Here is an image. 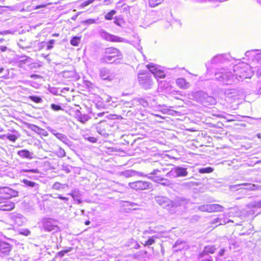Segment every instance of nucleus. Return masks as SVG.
I'll return each instance as SVG.
<instances>
[{"label":"nucleus","mask_w":261,"mask_h":261,"mask_svg":"<svg viewBox=\"0 0 261 261\" xmlns=\"http://www.w3.org/2000/svg\"><path fill=\"white\" fill-rule=\"evenodd\" d=\"M121 54L117 48L109 47L105 49L100 61L103 63H112L120 59Z\"/></svg>","instance_id":"obj_1"},{"label":"nucleus","mask_w":261,"mask_h":261,"mask_svg":"<svg viewBox=\"0 0 261 261\" xmlns=\"http://www.w3.org/2000/svg\"><path fill=\"white\" fill-rule=\"evenodd\" d=\"M170 172L166 168H160L151 172L148 178L154 182L161 183L167 180L166 177L169 176Z\"/></svg>","instance_id":"obj_2"},{"label":"nucleus","mask_w":261,"mask_h":261,"mask_svg":"<svg viewBox=\"0 0 261 261\" xmlns=\"http://www.w3.org/2000/svg\"><path fill=\"white\" fill-rule=\"evenodd\" d=\"M18 192L9 187L0 188V199H11L18 196Z\"/></svg>","instance_id":"obj_3"},{"label":"nucleus","mask_w":261,"mask_h":261,"mask_svg":"<svg viewBox=\"0 0 261 261\" xmlns=\"http://www.w3.org/2000/svg\"><path fill=\"white\" fill-rule=\"evenodd\" d=\"M202 211L209 213L222 212L224 206L222 205L216 203H208L201 206Z\"/></svg>","instance_id":"obj_4"},{"label":"nucleus","mask_w":261,"mask_h":261,"mask_svg":"<svg viewBox=\"0 0 261 261\" xmlns=\"http://www.w3.org/2000/svg\"><path fill=\"white\" fill-rule=\"evenodd\" d=\"M229 222H232V221H226L222 218L218 216L209 222L208 226H207V229H208L210 231L213 230L217 227L219 226L224 225Z\"/></svg>","instance_id":"obj_5"},{"label":"nucleus","mask_w":261,"mask_h":261,"mask_svg":"<svg viewBox=\"0 0 261 261\" xmlns=\"http://www.w3.org/2000/svg\"><path fill=\"white\" fill-rule=\"evenodd\" d=\"M128 185L132 189L136 190H144L149 189L151 184L145 181L138 180L129 182Z\"/></svg>","instance_id":"obj_6"},{"label":"nucleus","mask_w":261,"mask_h":261,"mask_svg":"<svg viewBox=\"0 0 261 261\" xmlns=\"http://www.w3.org/2000/svg\"><path fill=\"white\" fill-rule=\"evenodd\" d=\"M15 207V202L11 199H0V211H11Z\"/></svg>","instance_id":"obj_7"},{"label":"nucleus","mask_w":261,"mask_h":261,"mask_svg":"<svg viewBox=\"0 0 261 261\" xmlns=\"http://www.w3.org/2000/svg\"><path fill=\"white\" fill-rule=\"evenodd\" d=\"M139 84L146 90L150 89L152 85V81L147 75L141 74L138 77Z\"/></svg>","instance_id":"obj_8"},{"label":"nucleus","mask_w":261,"mask_h":261,"mask_svg":"<svg viewBox=\"0 0 261 261\" xmlns=\"http://www.w3.org/2000/svg\"><path fill=\"white\" fill-rule=\"evenodd\" d=\"M13 249V246L10 243L0 241V253L4 256L9 255Z\"/></svg>","instance_id":"obj_9"},{"label":"nucleus","mask_w":261,"mask_h":261,"mask_svg":"<svg viewBox=\"0 0 261 261\" xmlns=\"http://www.w3.org/2000/svg\"><path fill=\"white\" fill-rule=\"evenodd\" d=\"M43 228L46 231H58L59 229L55 221L46 220L43 223Z\"/></svg>","instance_id":"obj_10"},{"label":"nucleus","mask_w":261,"mask_h":261,"mask_svg":"<svg viewBox=\"0 0 261 261\" xmlns=\"http://www.w3.org/2000/svg\"><path fill=\"white\" fill-rule=\"evenodd\" d=\"M108 125L106 123L101 122L97 127L98 133L102 135H108Z\"/></svg>","instance_id":"obj_11"},{"label":"nucleus","mask_w":261,"mask_h":261,"mask_svg":"<svg viewBox=\"0 0 261 261\" xmlns=\"http://www.w3.org/2000/svg\"><path fill=\"white\" fill-rule=\"evenodd\" d=\"M177 85L181 89H187L190 87V83L184 78H178L176 81Z\"/></svg>","instance_id":"obj_12"},{"label":"nucleus","mask_w":261,"mask_h":261,"mask_svg":"<svg viewBox=\"0 0 261 261\" xmlns=\"http://www.w3.org/2000/svg\"><path fill=\"white\" fill-rule=\"evenodd\" d=\"M75 118L79 121L85 123L89 119L90 117L86 114H82L80 111L77 110L76 112Z\"/></svg>","instance_id":"obj_13"},{"label":"nucleus","mask_w":261,"mask_h":261,"mask_svg":"<svg viewBox=\"0 0 261 261\" xmlns=\"http://www.w3.org/2000/svg\"><path fill=\"white\" fill-rule=\"evenodd\" d=\"M105 39L108 41L113 42H121L123 41L121 38L110 34H106Z\"/></svg>","instance_id":"obj_14"},{"label":"nucleus","mask_w":261,"mask_h":261,"mask_svg":"<svg viewBox=\"0 0 261 261\" xmlns=\"http://www.w3.org/2000/svg\"><path fill=\"white\" fill-rule=\"evenodd\" d=\"M17 154L18 155H19L20 157L22 158H27L30 159L32 158L30 152L27 149H22L19 150L17 152Z\"/></svg>","instance_id":"obj_15"},{"label":"nucleus","mask_w":261,"mask_h":261,"mask_svg":"<svg viewBox=\"0 0 261 261\" xmlns=\"http://www.w3.org/2000/svg\"><path fill=\"white\" fill-rule=\"evenodd\" d=\"M216 249L214 246H207L204 248L202 254H213L215 252Z\"/></svg>","instance_id":"obj_16"},{"label":"nucleus","mask_w":261,"mask_h":261,"mask_svg":"<svg viewBox=\"0 0 261 261\" xmlns=\"http://www.w3.org/2000/svg\"><path fill=\"white\" fill-rule=\"evenodd\" d=\"M82 37L81 36H74L73 37L70 41V43L71 45L74 46H78L81 40Z\"/></svg>","instance_id":"obj_17"},{"label":"nucleus","mask_w":261,"mask_h":261,"mask_svg":"<svg viewBox=\"0 0 261 261\" xmlns=\"http://www.w3.org/2000/svg\"><path fill=\"white\" fill-rule=\"evenodd\" d=\"M153 75L157 77L163 79L166 77V74L164 71L161 70L159 67L154 71Z\"/></svg>","instance_id":"obj_18"},{"label":"nucleus","mask_w":261,"mask_h":261,"mask_svg":"<svg viewBox=\"0 0 261 261\" xmlns=\"http://www.w3.org/2000/svg\"><path fill=\"white\" fill-rule=\"evenodd\" d=\"M116 13V11L115 10H112L105 15V19L107 20H111Z\"/></svg>","instance_id":"obj_19"},{"label":"nucleus","mask_w":261,"mask_h":261,"mask_svg":"<svg viewBox=\"0 0 261 261\" xmlns=\"http://www.w3.org/2000/svg\"><path fill=\"white\" fill-rule=\"evenodd\" d=\"M155 238H157L156 236H152L149 237L148 239L143 244L144 246H149L155 242Z\"/></svg>","instance_id":"obj_20"},{"label":"nucleus","mask_w":261,"mask_h":261,"mask_svg":"<svg viewBox=\"0 0 261 261\" xmlns=\"http://www.w3.org/2000/svg\"><path fill=\"white\" fill-rule=\"evenodd\" d=\"M125 22L124 19L122 17H115L114 23L118 26L121 27Z\"/></svg>","instance_id":"obj_21"},{"label":"nucleus","mask_w":261,"mask_h":261,"mask_svg":"<svg viewBox=\"0 0 261 261\" xmlns=\"http://www.w3.org/2000/svg\"><path fill=\"white\" fill-rule=\"evenodd\" d=\"M214 169L212 167H208L206 168H201L199 170V172L202 174L203 173H210L213 172Z\"/></svg>","instance_id":"obj_22"},{"label":"nucleus","mask_w":261,"mask_h":261,"mask_svg":"<svg viewBox=\"0 0 261 261\" xmlns=\"http://www.w3.org/2000/svg\"><path fill=\"white\" fill-rule=\"evenodd\" d=\"M159 66H158L156 65H154L152 63H150L149 64H147L146 65V67L147 69L152 73L153 74L154 71L156 70V69L158 68Z\"/></svg>","instance_id":"obj_23"},{"label":"nucleus","mask_w":261,"mask_h":261,"mask_svg":"<svg viewBox=\"0 0 261 261\" xmlns=\"http://www.w3.org/2000/svg\"><path fill=\"white\" fill-rule=\"evenodd\" d=\"M29 98L36 103H41L42 101V98L37 96H30Z\"/></svg>","instance_id":"obj_24"},{"label":"nucleus","mask_w":261,"mask_h":261,"mask_svg":"<svg viewBox=\"0 0 261 261\" xmlns=\"http://www.w3.org/2000/svg\"><path fill=\"white\" fill-rule=\"evenodd\" d=\"M163 0H149V4L150 7H154L160 4Z\"/></svg>","instance_id":"obj_25"},{"label":"nucleus","mask_w":261,"mask_h":261,"mask_svg":"<svg viewBox=\"0 0 261 261\" xmlns=\"http://www.w3.org/2000/svg\"><path fill=\"white\" fill-rule=\"evenodd\" d=\"M22 182L27 186L30 187H33L36 185V183L31 181L30 180H28V179H24L22 180Z\"/></svg>","instance_id":"obj_26"},{"label":"nucleus","mask_w":261,"mask_h":261,"mask_svg":"<svg viewBox=\"0 0 261 261\" xmlns=\"http://www.w3.org/2000/svg\"><path fill=\"white\" fill-rule=\"evenodd\" d=\"M177 170L178 171V176H186L187 175V172L185 168H179Z\"/></svg>","instance_id":"obj_27"},{"label":"nucleus","mask_w":261,"mask_h":261,"mask_svg":"<svg viewBox=\"0 0 261 261\" xmlns=\"http://www.w3.org/2000/svg\"><path fill=\"white\" fill-rule=\"evenodd\" d=\"M139 102L140 105L144 107H147L148 106V103L146 100L143 98H140L139 99Z\"/></svg>","instance_id":"obj_28"},{"label":"nucleus","mask_w":261,"mask_h":261,"mask_svg":"<svg viewBox=\"0 0 261 261\" xmlns=\"http://www.w3.org/2000/svg\"><path fill=\"white\" fill-rule=\"evenodd\" d=\"M70 249L61 250L57 253V255L60 257H62L65 255L66 253L68 252Z\"/></svg>","instance_id":"obj_29"},{"label":"nucleus","mask_w":261,"mask_h":261,"mask_svg":"<svg viewBox=\"0 0 261 261\" xmlns=\"http://www.w3.org/2000/svg\"><path fill=\"white\" fill-rule=\"evenodd\" d=\"M7 138L8 140L12 142H15L17 139V137L14 135H8Z\"/></svg>","instance_id":"obj_30"},{"label":"nucleus","mask_w":261,"mask_h":261,"mask_svg":"<svg viewBox=\"0 0 261 261\" xmlns=\"http://www.w3.org/2000/svg\"><path fill=\"white\" fill-rule=\"evenodd\" d=\"M95 0H87L81 4V7H85L93 3Z\"/></svg>","instance_id":"obj_31"},{"label":"nucleus","mask_w":261,"mask_h":261,"mask_svg":"<svg viewBox=\"0 0 261 261\" xmlns=\"http://www.w3.org/2000/svg\"><path fill=\"white\" fill-rule=\"evenodd\" d=\"M55 41L54 39H51L49 40L47 45V49L49 50L53 48V44L55 43Z\"/></svg>","instance_id":"obj_32"},{"label":"nucleus","mask_w":261,"mask_h":261,"mask_svg":"<svg viewBox=\"0 0 261 261\" xmlns=\"http://www.w3.org/2000/svg\"><path fill=\"white\" fill-rule=\"evenodd\" d=\"M51 109L54 110V111H59L60 110H62L61 107L60 106L56 105L54 103H53L50 106Z\"/></svg>","instance_id":"obj_33"},{"label":"nucleus","mask_w":261,"mask_h":261,"mask_svg":"<svg viewBox=\"0 0 261 261\" xmlns=\"http://www.w3.org/2000/svg\"><path fill=\"white\" fill-rule=\"evenodd\" d=\"M23 172H32V173H38L39 172L37 169H24V170H23Z\"/></svg>","instance_id":"obj_34"},{"label":"nucleus","mask_w":261,"mask_h":261,"mask_svg":"<svg viewBox=\"0 0 261 261\" xmlns=\"http://www.w3.org/2000/svg\"><path fill=\"white\" fill-rule=\"evenodd\" d=\"M83 22L85 24H93L95 23V20L94 19H88L84 20Z\"/></svg>","instance_id":"obj_35"},{"label":"nucleus","mask_w":261,"mask_h":261,"mask_svg":"<svg viewBox=\"0 0 261 261\" xmlns=\"http://www.w3.org/2000/svg\"><path fill=\"white\" fill-rule=\"evenodd\" d=\"M19 233L25 236H28L31 233V232L29 230L26 229L20 231Z\"/></svg>","instance_id":"obj_36"},{"label":"nucleus","mask_w":261,"mask_h":261,"mask_svg":"<svg viewBox=\"0 0 261 261\" xmlns=\"http://www.w3.org/2000/svg\"><path fill=\"white\" fill-rule=\"evenodd\" d=\"M87 140L92 143H95L97 141V139L94 137H89L87 138Z\"/></svg>","instance_id":"obj_37"},{"label":"nucleus","mask_w":261,"mask_h":261,"mask_svg":"<svg viewBox=\"0 0 261 261\" xmlns=\"http://www.w3.org/2000/svg\"><path fill=\"white\" fill-rule=\"evenodd\" d=\"M46 6H47L46 4L39 5L36 6L35 7L34 9L35 10H37V9H41V8H45Z\"/></svg>","instance_id":"obj_38"},{"label":"nucleus","mask_w":261,"mask_h":261,"mask_svg":"<svg viewBox=\"0 0 261 261\" xmlns=\"http://www.w3.org/2000/svg\"><path fill=\"white\" fill-rule=\"evenodd\" d=\"M7 47L5 46H0V50L2 52H5L7 50Z\"/></svg>","instance_id":"obj_39"},{"label":"nucleus","mask_w":261,"mask_h":261,"mask_svg":"<svg viewBox=\"0 0 261 261\" xmlns=\"http://www.w3.org/2000/svg\"><path fill=\"white\" fill-rule=\"evenodd\" d=\"M225 250L224 249H222L220 250V251L219 252V254L220 256H222L224 254Z\"/></svg>","instance_id":"obj_40"},{"label":"nucleus","mask_w":261,"mask_h":261,"mask_svg":"<svg viewBox=\"0 0 261 261\" xmlns=\"http://www.w3.org/2000/svg\"><path fill=\"white\" fill-rule=\"evenodd\" d=\"M58 198L60 199L64 200L65 201H67L68 200V198L62 196H59Z\"/></svg>","instance_id":"obj_41"},{"label":"nucleus","mask_w":261,"mask_h":261,"mask_svg":"<svg viewBox=\"0 0 261 261\" xmlns=\"http://www.w3.org/2000/svg\"><path fill=\"white\" fill-rule=\"evenodd\" d=\"M154 116L156 117H159V118H162V119H165V118L164 117H162L161 116V115H159V114H154Z\"/></svg>","instance_id":"obj_42"},{"label":"nucleus","mask_w":261,"mask_h":261,"mask_svg":"<svg viewBox=\"0 0 261 261\" xmlns=\"http://www.w3.org/2000/svg\"><path fill=\"white\" fill-rule=\"evenodd\" d=\"M154 116L156 117H159V118H162V119H165V118L164 117H162L161 116V115H159V114H154Z\"/></svg>","instance_id":"obj_43"},{"label":"nucleus","mask_w":261,"mask_h":261,"mask_svg":"<svg viewBox=\"0 0 261 261\" xmlns=\"http://www.w3.org/2000/svg\"><path fill=\"white\" fill-rule=\"evenodd\" d=\"M90 224V221L89 220H87L85 222V224L86 225H88Z\"/></svg>","instance_id":"obj_44"},{"label":"nucleus","mask_w":261,"mask_h":261,"mask_svg":"<svg viewBox=\"0 0 261 261\" xmlns=\"http://www.w3.org/2000/svg\"><path fill=\"white\" fill-rule=\"evenodd\" d=\"M52 36H53L58 37V36H59V34L55 33V34H53Z\"/></svg>","instance_id":"obj_45"},{"label":"nucleus","mask_w":261,"mask_h":261,"mask_svg":"<svg viewBox=\"0 0 261 261\" xmlns=\"http://www.w3.org/2000/svg\"><path fill=\"white\" fill-rule=\"evenodd\" d=\"M202 261H212V260L211 259H205L202 260Z\"/></svg>","instance_id":"obj_46"},{"label":"nucleus","mask_w":261,"mask_h":261,"mask_svg":"<svg viewBox=\"0 0 261 261\" xmlns=\"http://www.w3.org/2000/svg\"><path fill=\"white\" fill-rule=\"evenodd\" d=\"M4 71V68L3 67L0 68V73H2Z\"/></svg>","instance_id":"obj_47"},{"label":"nucleus","mask_w":261,"mask_h":261,"mask_svg":"<svg viewBox=\"0 0 261 261\" xmlns=\"http://www.w3.org/2000/svg\"><path fill=\"white\" fill-rule=\"evenodd\" d=\"M4 41V39L3 38L0 39V43Z\"/></svg>","instance_id":"obj_48"},{"label":"nucleus","mask_w":261,"mask_h":261,"mask_svg":"<svg viewBox=\"0 0 261 261\" xmlns=\"http://www.w3.org/2000/svg\"><path fill=\"white\" fill-rule=\"evenodd\" d=\"M259 91L260 94H261V88L259 89Z\"/></svg>","instance_id":"obj_49"},{"label":"nucleus","mask_w":261,"mask_h":261,"mask_svg":"<svg viewBox=\"0 0 261 261\" xmlns=\"http://www.w3.org/2000/svg\"><path fill=\"white\" fill-rule=\"evenodd\" d=\"M109 0H105L104 2H108Z\"/></svg>","instance_id":"obj_50"},{"label":"nucleus","mask_w":261,"mask_h":261,"mask_svg":"<svg viewBox=\"0 0 261 261\" xmlns=\"http://www.w3.org/2000/svg\"><path fill=\"white\" fill-rule=\"evenodd\" d=\"M261 59V56L260 57V56L258 57V59Z\"/></svg>","instance_id":"obj_51"},{"label":"nucleus","mask_w":261,"mask_h":261,"mask_svg":"<svg viewBox=\"0 0 261 261\" xmlns=\"http://www.w3.org/2000/svg\"><path fill=\"white\" fill-rule=\"evenodd\" d=\"M247 185V184H243V185H245V186H246V185Z\"/></svg>","instance_id":"obj_52"}]
</instances>
